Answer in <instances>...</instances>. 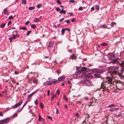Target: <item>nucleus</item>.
Returning <instances> with one entry per match:
<instances>
[{"mask_svg": "<svg viewBox=\"0 0 124 124\" xmlns=\"http://www.w3.org/2000/svg\"><path fill=\"white\" fill-rule=\"evenodd\" d=\"M95 70L94 75L95 77L100 78L103 80V82L101 83V87L105 85L106 86L108 87L112 85V78L110 77H107L105 78H102L100 75V74L103 71L102 70H100L97 69Z\"/></svg>", "mask_w": 124, "mask_h": 124, "instance_id": "1", "label": "nucleus"}, {"mask_svg": "<svg viewBox=\"0 0 124 124\" xmlns=\"http://www.w3.org/2000/svg\"><path fill=\"white\" fill-rule=\"evenodd\" d=\"M116 106V105H115L114 104H112L109 105L107 107L108 108H110L109 109V111L111 112H116L118 110L119 108H118L114 107Z\"/></svg>", "mask_w": 124, "mask_h": 124, "instance_id": "2", "label": "nucleus"}, {"mask_svg": "<svg viewBox=\"0 0 124 124\" xmlns=\"http://www.w3.org/2000/svg\"><path fill=\"white\" fill-rule=\"evenodd\" d=\"M81 82L82 84L87 86L91 87L94 85L92 82L88 80H83Z\"/></svg>", "mask_w": 124, "mask_h": 124, "instance_id": "3", "label": "nucleus"}, {"mask_svg": "<svg viewBox=\"0 0 124 124\" xmlns=\"http://www.w3.org/2000/svg\"><path fill=\"white\" fill-rule=\"evenodd\" d=\"M102 62L104 63H107L108 64H110L111 63H112L113 64H115L117 61V59H115L114 60H112V61L109 62H108V61L106 58L104 57H103L102 59Z\"/></svg>", "mask_w": 124, "mask_h": 124, "instance_id": "4", "label": "nucleus"}, {"mask_svg": "<svg viewBox=\"0 0 124 124\" xmlns=\"http://www.w3.org/2000/svg\"><path fill=\"white\" fill-rule=\"evenodd\" d=\"M116 84L117 88L119 90H121L122 86L121 81L120 80H117L116 81Z\"/></svg>", "mask_w": 124, "mask_h": 124, "instance_id": "5", "label": "nucleus"}, {"mask_svg": "<svg viewBox=\"0 0 124 124\" xmlns=\"http://www.w3.org/2000/svg\"><path fill=\"white\" fill-rule=\"evenodd\" d=\"M112 73L115 74L117 75L119 77H120L123 80V82L124 83V77L123 76L122 73H119L118 71L116 70L113 71Z\"/></svg>", "mask_w": 124, "mask_h": 124, "instance_id": "6", "label": "nucleus"}, {"mask_svg": "<svg viewBox=\"0 0 124 124\" xmlns=\"http://www.w3.org/2000/svg\"><path fill=\"white\" fill-rule=\"evenodd\" d=\"M31 84L32 83L34 84L33 86H34V85H35L37 84L38 82V80L34 78H32L31 79L29 80Z\"/></svg>", "mask_w": 124, "mask_h": 124, "instance_id": "7", "label": "nucleus"}, {"mask_svg": "<svg viewBox=\"0 0 124 124\" xmlns=\"http://www.w3.org/2000/svg\"><path fill=\"white\" fill-rule=\"evenodd\" d=\"M22 103V101H20L18 103H16L14 105L12 106V108H13V109L16 108L18 106H20L21 105Z\"/></svg>", "mask_w": 124, "mask_h": 124, "instance_id": "8", "label": "nucleus"}, {"mask_svg": "<svg viewBox=\"0 0 124 124\" xmlns=\"http://www.w3.org/2000/svg\"><path fill=\"white\" fill-rule=\"evenodd\" d=\"M3 123L7 124L8 123L9 121V118H7L3 120H1L0 121Z\"/></svg>", "mask_w": 124, "mask_h": 124, "instance_id": "9", "label": "nucleus"}, {"mask_svg": "<svg viewBox=\"0 0 124 124\" xmlns=\"http://www.w3.org/2000/svg\"><path fill=\"white\" fill-rule=\"evenodd\" d=\"M81 70L82 71L86 72L89 71V69L87 68L86 67H84L81 68Z\"/></svg>", "mask_w": 124, "mask_h": 124, "instance_id": "10", "label": "nucleus"}, {"mask_svg": "<svg viewBox=\"0 0 124 124\" xmlns=\"http://www.w3.org/2000/svg\"><path fill=\"white\" fill-rule=\"evenodd\" d=\"M57 80L54 79H53L51 81H50V83H51V85H52L53 83H57Z\"/></svg>", "mask_w": 124, "mask_h": 124, "instance_id": "11", "label": "nucleus"}, {"mask_svg": "<svg viewBox=\"0 0 124 124\" xmlns=\"http://www.w3.org/2000/svg\"><path fill=\"white\" fill-rule=\"evenodd\" d=\"M65 76H60L58 78V80L59 81H61L62 80L64 79L65 78Z\"/></svg>", "mask_w": 124, "mask_h": 124, "instance_id": "12", "label": "nucleus"}, {"mask_svg": "<svg viewBox=\"0 0 124 124\" xmlns=\"http://www.w3.org/2000/svg\"><path fill=\"white\" fill-rule=\"evenodd\" d=\"M50 83H50V81H47L43 83V85L44 86L46 85H51Z\"/></svg>", "mask_w": 124, "mask_h": 124, "instance_id": "13", "label": "nucleus"}, {"mask_svg": "<svg viewBox=\"0 0 124 124\" xmlns=\"http://www.w3.org/2000/svg\"><path fill=\"white\" fill-rule=\"evenodd\" d=\"M37 92V91H34L29 96L28 98L31 97L35 93Z\"/></svg>", "mask_w": 124, "mask_h": 124, "instance_id": "14", "label": "nucleus"}, {"mask_svg": "<svg viewBox=\"0 0 124 124\" xmlns=\"http://www.w3.org/2000/svg\"><path fill=\"white\" fill-rule=\"evenodd\" d=\"M85 76L86 77V78H89L91 77V74L90 73H88L86 75H85Z\"/></svg>", "mask_w": 124, "mask_h": 124, "instance_id": "15", "label": "nucleus"}, {"mask_svg": "<svg viewBox=\"0 0 124 124\" xmlns=\"http://www.w3.org/2000/svg\"><path fill=\"white\" fill-rule=\"evenodd\" d=\"M39 116V118L38 120L39 121H40L41 120L42 121H44V120L42 118V117L39 114L38 115Z\"/></svg>", "mask_w": 124, "mask_h": 124, "instance_id": "16", "label": "nucleus"}, {"mask_svg": "<svg viewBox=\"0 0 124 124\" xmlns=\"http://www.w3.org/2000/svg\"><path fill=\"white\" fill-rule=\"evenodd\" d=\"M3 13L4 14L6 15H8V12L6 8H5L3 10Z\"/></svg>", "mask_w": 124, "mask_h": 124, "instance_id": "17", "label": "nucleus"}, {"mask_svg": "<svg viewBox=\"0 0 124 124\" xmlns=\"http://www.w3.org/2000/svg\"><path fill=\"white\" fill-rule=\"evenodd\" d=\"M70 58L72 59H74V60H76L77 58V57L74 54H73L71 56Z\"/></svg>", "mask_w": 124, "mask_h": 124, "instance_id": "18", "label": "nucleus"}, {"mask_svg": "<svg viewBox=\"0 0 124 124\" xmlns=\"http://www.w3.org/2000/svg\"><path fill=\"white\" fill-rule=\"evenodd\" d=\"M39 18H36L35 19H34L33 21L35 22H39Z\"/></svg>", "mask_w": 124, "mask_h": 124, "instance_id": "19", "label": "nucleus"}, {"mask_svg": "<svg viewBox=\"0 0 124 124\" xmlns=\"http://www.w3.org/2000/svg\"><path fill=\"white\" fill-rule=\"evenodd\" d=\"M60 14L63 13L64 15H65L66 14V12L65 10H63V9H62V10L60 12Z\"/></svg>", "mask_w": 124, "mask_h": 124, "instance_id": "20", "label": "nucleus"}, {"mask_svg": "<svg viewBox=\"0 0 124 124\" xmlns=\"http://www.w3.org/2000/svg\"><path fill=\"white\" fill-rule=\"evenodd\" d=\"M93 102V98H90V102H88V103H90V105H92Z\"/></svg>", "mask_w": 124, "mask_h": 124, "instance_id": "21", "label": "nucleus"}, {"mask_svg": "<svg viewBox=\"0 0 124 124\" xmlns=\"http://www.w3.org/2000/svg\"><path fill=\"white\" fill-rule=\"evenodd\" d=\"M31 27L33 29H35L36 28V26L35 24H32L31 26Z\"/></svg>", "mask_w": 124, "mask_h": 124, "instance_id": "22", "label": "nucleus"}, {"mask_svg": "<svg viewBox=\"0 0 124 124\" xmlns=\"http://www.w3.org/2000/svg\"><path fill=\"white\" fill-rule=\"evenodd\" d=\"M95 9L97 10H99V5H96L95 6Z\"/></svg>", "mask_w": 124, "mask_h": 124, "instance_id": "23", "label": "nucleus"}, {"mask_svg": "<svg viewBox=\"0 0 124 124\" xmlns=\"http://www.w3.org/2000/svg\"><path fill=\"white\" fill-rule=\"evenodd\" d=\"M13 39H16V35L14 34H12V37H11Z\"/></svg>", "mask_w": 124, "mask_h": 124, "instance_id": "24", "label": "nucleus"}, {"mask_svg": "<svg viewBox=\"0 0 124 124\" xmlns=\"http://www.w3.org/2000/svg\"><path fill=\"white\" fill-rule=\"evenodd\" d=\"M5 25V24L4 23H3L2 24L0 25V27L1 28H3Z\"/></svg>", "mask_w": 124, "mask_h": 124, "instance_id": "25", "label": "nucleus"}, {"mask_svg": "<svg viewBox=\"0 0 124 124\" xmlns=\"http://www.w3.org/2000/svg\"><path fill=\"white\" fill-rule=\"evenodd\" d=\"M29 9L30 10H32L34 9H35V7L34 6L30 7L29 8Z\"/></svg>", "mask_w": 124, "mask_h": 124, "instance_id": "26", "label": "nucleus"}, {"mask_svg": "<svg viewBox=\"0 0 124 124\" xmlns=\"http://www.w3.org/2000/svg\"><path fill=\"white\" fill-rule=\"evenodd\" d=\"M65 31L64 28H63L61 30V33H62V35H64Z\"/></svg>", "mask_w": 124, "mask_h": 124, "instance_id": "27", "label": "nucleus"}, {"mask_svg": "<svg viewBox=\"0 0 124 124\" xmlns=\"http://www.w3.org/2000/svg\"><path fill=\"white\" fill-rule=\"evenodd\" d=\"M22 109H23L22 108H19L17 109V112H19L21 111Z\"/></svg>", "mask_w": 124, "mask_h": 124, "instance_id": "28", "label": "nucleus"}, {"mask_svg": "<svg viewBox=\"0 0 124 124\" xmlns=\"http://www.w3.org/2000/svg\"><path fill=\"white\" fill-rule=\"evenodd\" d=\"M26 3V0H22V3L23 4H25Z\"/></svg>", "mask_w": 124, "mask_h": 124, "instance_id": "29", "label": "nucleus"}, {"mask_svg": "<svg viewBox=\"0 0 124 124\" xmlns=\"http://www.w3.org/2000/svg\"><path fill=\"white\" fill-rule=\"evenodd\" d=\"M107 44L106 43H101L100 45H102L103 46H107Z\"/></svg>", "mask_w": 124, "mask_h": 124, "instance_id": "30", "label": "nucleus"}, {"mask_svg": "<svg viewBox=\"0 0 124 124\" xmlns=\"http://www.w3.org/2000/svg\"><path fill=\"white\" fill-rule=\"evenodd\" d=\"M22 29V30H25L27 29L26 28V27H25L24 26L21 27V28L20 29Z\"/></svg>", "mask_w": 124, "mask_h": 124, "instance_id": "31", "label": "nucleus"}, {"mask_svg": "<svg viewBox=\"0 0 124 124\" xmlns=\"http://www.w3.org/2000/svg\"><path fill=\"white\" fill-rule=\"evenodd\" d=\"M42 6V4H39L37 5V8H39Z\"/></svg>", "mask_w": 124, "mask_h": 124, "instance_id": "32", "label": "nucleus"}, {"mask_svg": "<svg viewBox=\"0 0 124 124\" xmlns=\"http://www.w3.org/2000/svg\"><path fill=\"white\" fill-rule=\"evenodd\" d=\"M40 107L41 108H43L44 105L43 104L41 103L40 102Z\"/></svg>", "mask_w": 124, "mask_h": 124, "instance_id": "33", "label": "nucleus"}, {"mask_svg": "<svg viewBox=\"0 0 124 124\" xmlns=\"http://www.w3.org/2000/svg\"><path fill=\"white\" fill-rule=\"evenodd\" d=\"M27 101L26 102H25L24 104L23 105V106L22 108L23 109V107H24V106H25L26 105L27 103L28 102V101Z\"/></svg>", "mask_w": 124, "mask_h": 124, "instance_id": "34", "label": "nucleus"}, {"mask_svg": "<svg viewBox=\"0 0 124 124\" xmlns=\"http://www.w3.org/2000/svg\"><path fill=\"white\" fill-rule=\"evenodd\" d=\"M75 115L77 118H78L79 116V114L78 113H76L75 114Z\"/></svg>", "mask_w": 124, "mask_h": 124, "instance_id": "35", "label": "nucleus"}, {"mask_svg": "<svg viewBox=\"0 0 124 124\" xmlns=\"http://www.w3.org/2000/svg\"><path fill=\"white\" fill-rule=\"evenodd\" d=\"M38 100L37 99L34 101V103L36 105H37L38 104Z\"/></svg>", "mask_w": 124, "mask_h": 124, "instance_id": "36", "label": "nucleus"}, {"mask_svg": "<svg viewBox=\"0 0 124 124\" xmlns=\"http://www.w3.org/2000/svg\"><path fill=\"white\" fill-rule=\"evenodd\" d=\"M56 96V94L53 95L51 97V100H52Z\"/></svg>", "mask_w": 124, "mask_h": 124, "instance_id": "37", "label": "nucleus"}, {"mask_svg": "<svg viewBox=\"0 0 124 124\" xmlns=\"http://www.w3.org/2000/svg\"><path fill=\"white\" fill-rule=\"evenodd\" d=\"M63 99L65 100L66 101H68V99L66 97V96L64 95L63 97Z\"/></svg>", "mask_w": 124, "mask_h": 124, "instance_id": "38", "label": "nucleus"}, {"mask_svg": "<svg viewBox=\"0 0 124 124\" xmlns=\"http://www.w3.org/2000/svg\"><path fill=\"white\" fill-rule=\"evenodd\" d=\"M60 9L58 7H57L55 8V10L57 11H59Z\"/></svg>", "mask_w": 124, "mask_h": 124, "instance_id": "39", "label": "nucleus"}, {"mask_svg": "<svg viewBox=\"0 0 124 124\" xmlns=\"http://www.w3.org/2000/svg\"><path fill=\"white\" fill-rule=\"evenodd\" d=\"M115 24V23L114 22H112L110 24V25L111 26L113 27V25Z\"/></svg>", "mask_w": 124, "mask_h": 124, "instance_id": "40", "label": "nucleus"}, {"mask_svg": "<svg viewBox=\"0 0 124 124\" xmlns=\"http://www.w3.org/2000/svg\"><path fill=\"white\" fill-rule=\"evenodd\" d=\"M82 99L84 100H86V101L87 100H88L87 97L86 96L83 97Z\"/></svg>", "mask_w": 124, "mask_h": 124, "instance_id": "41", "label": "nucleus"}, {"mask_svg": "<svg viewBox=\"0 0 124 124\" xmlns=\"http://www.w3.org/2000/svg\"><path fill=\"white\" fill-rule=\"evenodd\" d=\"M117 90H118V89H115L114 90V92H115L116 93H117L118 92V91H117Z\"/></svg>", "mask_w": 124, "mask_h": 124, "instance_id": "42", "label": "nucleus"}, {"mask_svg": "<svg viewBox=\"0 0 124 124\" xmlns=\"http://www.w3.org/2000/svg\"><path fill=\"white\" fill-rule=\"evenodd\" d=\"M8 19H13V16L12 15L8 17Z\"/></svg>", "mask_w": 124, "mask_h": 124, "instance_id": "43", "label": "nucleus"}, {"mask_svg": "<svg viewBox=\"0 0 124 124\" xmlns=\"http://www.w3.org/2000/svg\"><path fill=\"white\" fill-rule=\"evenodd\" d=\"M31 32V31H28L27 33V35H29V34H30Z\"/></svg>", "mask_w": 124, "mask_h": 124, "instance_id": "44", "label": "nucleus"}, {"mask_svg": "<svg viewBox=\"0 0 124 124\" xmlns=\"http://www.w3.org/2000/svg\"><path fill=\"white\" fill-rule=\"evenodd\" d=\"M57 2L58 4L60 5L61 4V2L59 0H57Z\"/></svg>", "mask_w": 124, "mask_h": 124, "instance_id": "45", "label": "nucleus"}, {"mask_svg": "<svg viewBox=\"0 0 124 124\" xmlns=\"http://www.w3.org/2000/svg\"><path fill=\"white\" fill-rule=\"evenodd\" d=\"M29 112L30 113H31V114H33V116H35V115H34L33 114V112H32V110L31 109V110H30V111H29ZM33 116V115H32V116Z\"/></svg>", "mask_w": 124, "mask_h": 124, "instance_id": "46", "label": "nucleus"}, {"mask_svg": "<svg viewBox=\"0 0 124 124\" xmlns=\"http://www.w3.org/2000/svg\"><path fill=\"white\" fill-rule=\"evenodd\" d=\"M105 26V25L104 24L103 25H101L100 26V27H101L103 28H106V27Z\"/></svg>", "mask_w": 124, "mask_h": 124, "instance_id": "47", "label": "nucleus"}, {"mask_svg": "<svg viewBox=\"0 0 124 124\" xmlns=\"http://www.w3.org/2000/svg\"><path fill=\"white\" fill-rule=\"evenodd\" d=\"M65 31H69L70 30L69 28H64Z\"/></svg>", "mask_w": 124, "mask_h": 124, "instance_id": "48", "label": "nucleus"}, {"mask_svg": "<svg viewBox=\"0 0 124 124\" xmlns=\"http://www.w3.org/2000/svg\"><path fill=\"white\" fill-rule=\"evenodd\" d=\"M47 118L48 119H50L51 120H52V117L50 116H47Z\"/></svg>", "mask_w": 124, "mask_h": 124, "instance_id": "49", "label": "nucleus"}, {"mask_svg": "<svg viewBox=\"0 0 124 124\" xmlns=\"http://www.w3.org/2000/svg\"><path fill=\"white\" fill-rule=\"evenodd\" d=\"M83 9V8L82 7H80L79 8V11L82 10Z\"/></svg>", "mask_w": 124, "mask_h": 124, "instance_id": "50", "label": "nucleus"}, {"mask_svg": "<svg viewBox=\"0 0 124 124\" xmlns=\"http://www.w3.org/2000/svg\"><path fill=\"white\" fill-rule=\"evenodd\" d=\"M12 108L13 109V108H12V107L11 108H10L9 107H7L6 108V110H9Z\"/></svg>", "mask_w": 124, "mask_h": 124, "instance_id": "51", "label": "nucleus"}, {"mask_svg": "<svg viewBox=\"0 0 124 124\" xmlns=\"http://www.w3.org/2000/svg\"><path fill=\"white\" fill-rule=\"evenodd\" d=\"M121 64L123 66H124V61H121Z\"/></svg>", "mask_w": 124, "mask_h": 124, "instance_id": "52", "label": "nucleus"}, {"mask_svg": "<svg viewBox=\"0 0 124 124\" xmlns=\"http://www.w3.org/2000/svg\"><path fill=\"white\" fill-rule=\"evenodd\" d=\"M8 39L10 40V42H11L12 41V40L13 39L11 37L9 38Z\"/></svg>", "mask_w": 124, "mask_h": 124, "instance_id": "53", "label": "nucleus"}, {"mask_svg": "<svg viewBox=\"0 0 124 124\" xmlns=\"http://www.w3.org/2000/svg\"><path fill=\"white\" fill-rule=\"evenodd\" d=\"M75 21V19L74 18L72 19L71 20V22H74Z\"/></svg>", "mask_w": 124, "mask_h": 124, "instance_id": "54", "label": "nucleus"}, {"mask_svg": "<svg viewBox=\"0 0 124 124\" xmlns=\"http://www.w3.org/2000/svg\"><path fill=\"white\" fill-rule=\"evenodd\" d=\"M65 21L68 24L70 23V22L69 20H66Z\"/></svg>", "mask_w": 124, "mask_h": 124, "instance_id": "55", "label": "nucleus"}, {"mask_svg": "<svg viewBox=\"0 0 124 124\" xmlns=\"http://www.w3.org/2000/svg\"><path fill=\"white\" fill-rule=\"evenodd\" d=\"M70 1L72 3H74L75 2L74 0H70Z\"/></svg>", "mask_w": 124, "mask_h": 124, "instance_id": "56", "label": "nucleus"}, {"mask_svg": "<svg viewBox=\"0 0 124 124\" xmlns=\"http://www.w3.org/2000/svg\"><path fill=\"white\" fill-rule=\"evenodd\" d=\"M47 95L48 96H49V93H50V91L49 90H48L47 91Z\"/></svg>", "mask_w": 124, "mask_h": 124, "instance_id": "57", "label": "nucleus"}, {"mask_svg": "<svg viewBox=\"0 0 124 124\" xmlns=\"http://www.w3.org/2000/svg\"><path fill=\"white\" fill-rule=\"evenodd\" d=\"M30 23V22L29 21H27L25 23V24L26 25H27L29 23Z\"/></svg>", "mask_w": 124, "mask_h": 124, "instance_id": "58", "label": "nucleus"}, {"mask_svg": "<svg viewBox=\"0 0 124 124\" xmlns=\"http://www.w3.org/2000/svg\"><path fill=\"white\" fill-rule=\"evenodd\" d=\"M3 114L2 112H0V116H3Z\"/></svg>", "mask_w": 124, "mask_h": 124, "instance_id": "59", "label": "nucleus"}, {"mask_svg": "<svg viewBox=\"0 0 124 124\" xmlns=\"http://www.w3.org/2000/svg\"><path fill=\"white\" fill-rule=\"evenodd\" d=\"M122 115V114H120L117 115L116 116L117 117H120Z\"/></svg>", "mask_w": 124, "mask_h": 124, "instance_id": "60", "label": "nucleus"}, {"mask_svg": "<svg viewBox=\"0 0 124 124\" xmlns=\"http://www.w3.org/2000/svg\"><path fill=\"white\" fill-rule=\"evenodd\" d=\"M14 73L15 74H16V75H17L18 74V72L16 71H15L14 72Z\"/></svg>", "mask_w": 124, "mask_h": 124, "instance_id": "61", "label": "nucleus"}, {"mask_svg": "<svg viewBox=\"0 0 124 124\" xmlns=\"http://www.w3.org/2000/svg\"><path fill=\"white\" fill-rule=\"evenodd\" d=\"M69 14L70 15V16L73 15V14L72 13H69Z\"/></svg>", "mask_w": 124, "mask_h": 124, "instance_id": "62", "label": "nucleus"}, {"mask_svg": "<svg viewBox=\"0 0 124 124\" xmlns=\"http://www.w3.org/2000/svg\"><path fill=\"white\" fill-rule=\"evenodd\" d=\"M16 38L17 37H19V35L18 34H16Z\"/></svg>", "mask_w": 124, "mask_h": 124, "instance_id": "63", "label": "nucleus"}, {"mask_svg": "<svg viewBox=\"0 0 124 124\" xmlns=\"http://www.w3.org/2000/svg\"><path fill=\"white\" fill-rule=\"evenodd\" d=\"M11 23V21H9L8 23V25H9Z\"/></svg>", "mask_w": 124, "mask_h": 124, "instance_id": "64", "label": "nucleus"}]
</instances>
